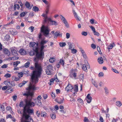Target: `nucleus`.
<instances>
[{"label": "nucleus", "instance_id": "obj_64", "mask_svg": "<svg viewBox=\"0 0 122 122\" xmlns=\"http://www.w3.org/2000/svg\"><path fill=\"white\" fill-rule=\"evenodd\" d=\"M7 88V86H3L2 88V90H6Z\"/></svg>", "mask_w": 122, "mask_h": 122}, {"label": "nucleus", "instance_id": "obj_50", "mask_svg": "<svg viewBox=\"0 0 122 122\" xmlns=\"http://www.w3.org/2000/svg\"><path fill=\"white\" fill-rule=\"evenodd\" d=\"M104 89L105 91L106 94H108L109 93V91L107 88L105 87L104 88Z\"/></svg>", "mask_w": 122, "mask_h": 122}, {"label": "nucleus", "instance_id": "obj_35", "mask_svg": "<svg viewBox=\"0 0 122 122\" xmlns=\"http://www.w3.org/2000/svg\"><path fill=\"white\" fill-rule=\"evenodd\" d=\"M59 63L62 65L63 66H64V60L62 59H61L60 60Z\"/></svg>", "mask_w": 122, "mask_h": 122}, {"label": "nucleus", "instance_id": "obj_28", "mask_svg": "<svg viewBox=\"0 0 122 122\" xmlns=\"http://www.w3.org/2000/svg\"><path fill=\"white\" fill-rule=\"evenodd\" d=\"M0 110L2 111H4L5 109L3 105L0 104Z\"/></svg>", "mask_w": 122, "mask_h": 122}, {"label": "nucleus", "instance_id": "obj_59", "mask_svg": "<svg viewBox=\"0 0 122 122\" xmlns=\"http://www.w3.org/2000/svg\"><path fill=\"white\" fill-rule=\"evenodd\" d=\"M112 70L114 72L116 73H119L118 72V71H117L115 69H114L113 68H112Z\"/></svg>", "mask_w": 122, "mask_h": 122}, {"label": "nucleus", "instance_id": "obj_32", "mask_svg": "<svg viewBox=\"0 0 122 122\" xmlns=\"http://www.w3.org/2000/svg\"><path fill=\"white\" fill-rule=\"evenodd\" d=\"M36 44L34 42H31L30 43V46L31 47H33Z\"/></svg>", "mask_w": 122, "mask_h": 122}, {"label": "nucleus", "instance_id": "obj_29", "mask_svg": "<svg viewBox=\"0 0 122 122\" xmlns=\"http://www.w3.org/2000/svg\"><path fill=\"white\" fill-rule=\"evenodd\" d=\"M27 13V12H23L21 13L20 15V16L21 17H23L26 15Z\"/></svg>", "mask_w": 122, "mask_h": 122}, {"label": "nucleus", "instance_id": "obj_22", "mask_svg": "<svg viewBox=\"0 0 122 122\" xmlns=\"http://www.w3.org/2000/svg\"><path fill=\"white\" fill-rule=\"evenodd\" d=\"M20 7L19 5L18 4H15L14 6V10H16V9H19Z\"/></svg>", "mask_w": 122, "mask_h": 122}, {"label": "nucleus", "instance_id": "obj_55", "mask_svg": "<svg viewBox=\"0 0 122 122\" xmlns=\"http://www.w3.org/2000/svg\"><path fill=\"white\" fill-rule=\"evenodd\" d=\"M42 0L46 4L48 5L49 4V2L47 1L46 0Z\"/></svg>", "mask_w": 122, "mask_h": 122}, {"label": "nucleus", "instance_id": "obj_38", "mask_svg": "<svg viewBox=\"0 0 122 122\" xmlns=\"http://www.w3.org/2000/svg\"><path fill=\"white\" fill-rule=\"evenodd\" d=\"M23 73L22 72H19L18 74V76L19 78L22 77L23 76Z\"/></svg>", "mask_w": 122, "mask_h": 122}, {"label": "nucleus", "instance_id": "obj_25", "mask_svg": "<svg viewBox=\"0 0 122 122\" xmlns=\"http://www.w3.org/2000/svg\"><path fill=\"white\" fill-rule=\"evenodd\" d=\"M59 45L61 47H63L66 45V44L65 42L60 43Z\"/></svg>", "mask_w": 122, "mask_h": 122}, {"label": "nucleus", "instance_id": "obj_12", "mask_svg": "<svg viewBox=\"0 0 122 122\" xmlns=\"http://www.w3.org/2000/svg\"><path fill=\"white\" fill-rule=\"evenodd\" d=\"M3 52L6 54L9 55L10 54V52L9 50L6 48H4L3 50Z\"/></svg>", "mask_w": 122, "mask_h": 122}, {"label": "nucleus", "instance_id": "obj_15", "mask_svg": "<svg viewBox=\"0 0 122 122\" xmlns=\"http://www.w3.org/2000/svg\"><path fill=\"white\" fill-rule=\"evenodd\" d=\"M25 5L26 7L29 9H30L32 8L31 6H30V4L27 1L25 2Z\"/></svg>", "mask_w": 122, "mask_h": 122}, {"label": "nucleus", "instance_id": "obj_33", "mask_svg": "<svg viewBox=\"0 0 122 122\" xmlns=\"http://www.w3.org/2000/svg\"><path fill=\"white\" fill-rule=\"evenodd\" d=\"M84 76L82 74H80L79 76V79L83 80L84 79Z\"/></svg>", "mask_w": 122, "mask_h": 122}, {"label": "nucleus", "instance_id": "obj_44", "mask_svg": "<svg viewBox=\"0 0 122 122\" xmlns=\"http://www.w3.org/2000/svg\"><path fill=\"white\" fill-rule=\"evenodd\" d=\"M113 47L114 45H113L111 44L107 48L109 50L110 49H111Z\"/></svg>", "mask_w": 122, "mask_h": 122}, {"label": "nucleus", "instance_id": "obj_30", "mask_svg": "<svg viewBox=\"0 0 122 122\" xmlns=\"http://www.w3.org/2000/svg\"><path fill=\"white\" fill-rule=\"evenodd\" d=\"M30 64V62L29 61H27L26 63L25 64L24 66L26 67L27 68L29 66V65Z\"/></svg>", "mask_w": 122, "mask_h": 122}, {"label": "nucleus", "instance_id": "obj_11", "mask_svg": "<svg viewBox=\"0 0 122 122\" xmlns=\"http://www.w3.org/2000/svg\"><path fill=\"white\" fill-rule=\"evenodd\" d=\"M42 16L44 18V22H46L48 21V18H48L47 16V15L44 14H43L42 15Z\"/></svg>", "mask_w": 122, "mask_h": 122}, {"label": "nucleus", "instance_id": "obj_53", "mask_svg": "<svg viewBox=\"0 0 122 122\" xmlns=\"http://www.w3.org/2000/svg\"><path fill=\"white\" fill-rule=\"evenodd\" d=\"M90 28L92 29V30L94 33L96 32L95 29L93 26H91L90 27Z\"/></svg>", "mask_w": 122, "mask_h": 122}, {"label": "nucleus", "instance_id": "obj_23", "mask_svg": "<svg viewBox=\"0 0 122 122\" xmlns=\"http://www.w3.org/2000/svg\"><path fill=\"white\" fill-rule=\"evenodd\" d=\"M74 91L75 92H77L78 91V86L77 85H75L74 86Z\"/></svg>", "mask_w": 122, "mask_h": 122}, {"label": "nucleus", "instance_id": "obj_36", "mask_svg": "<svg viewBox=\"0 0 122 122\" xmlns=\"http://www.w3.org/2000/svg\"><path fill=\"white\" fill-rule=\"evenodd\" d=\"M11 76V74L9 73L6 74L4 76L7 78H10V77Z\"/></svg>", "mask_w": 122, "mask_h": 122}, {"label": "nucleus", "instance_id": "obj_61", "mask_svg": "<svg viewBox=\"0 0 122 122\" xmlns=\"http://www.w3.org/2000/svg\"><path fill=\"white\" fill-rule=\"evenodd\" d=\"M14 78V81H18L19 79L18 77H13Z\"/></svg>", "mask_w": 122, "mask_h": 122}, {"label": "nucleus", "instance_id": "obj_40", "mask_svg": "<svg viewBox=\"0 0 122 122\" xmlns=\"http://www.w3.org/2000/svg\"><path fill=\"white\" fill-rule=\"evenodd\" d=\"M51 118L53 119H55L56 118V115L54 114H53L51 115Z\"/></svg>", "mask_w": 122, "mask_h": 122}, {"label": "nucleus", "instance_id": "obj_63", "mask_svg": "<svg viewBox=\"0 0 122 122\" xmlns=\"http://www.w3.org/2000/svg\"><path fill=\"white\" fill-rule=\"evenodd\" d=\"M23 104V101H21L20 103L19 104V106L20 107H22Z\"/></svg>", "mask_w": 122, "mask_h": 122}, {"label": "nucleus", "instance_id": "obj_47", "mask_svg": "<svg viewBox=\"0 0 122 122\" xmlns=\"http://www.w3.org/2000/svg\"><path fill=\"white\" fill-rule=\"evenodd\" d=\"M8 67L7 64H4L1 66V68H7Z\"/></svg>", "mask_w": 122, "mask_h": 122}, {"label": "nucleus", "instance_id": "obj_43", "mask_svg": "<svg viewBox=\"0 0 122 122\" xmlns=\"http://www.w3.org/2000/svg\"><path fill=\"white\" fill-rule=\"evenodd\" d=\"M52 66L51 65H49L47 66L46 68L47 69L50 70L52 69Z\"/></svg>", "mask_w": 122, "mask_h": 122}, {"label": "nucleus", "instance_id": "obj_1", "mask_svg": "<svg viewBox=\"0 0 122 122\" xmlns=\"http://www.w3.org/2000/svg\"><path fill=\"white\" fill-rule=\"evenodd\" d=\"M37 69V71H33V74L31 77L32 81L30 83L29 86L28 88L26 89L28 90L27 93H24L23 95L24 96L27 97L29 96H32L33 94V91L38 89V87H35V84L37 83L38 80V78L40 77L41 74V69L40 67L36 65Z\"/></svg>", "mask_w": 122, "mask_h": 122}, {"label": "nucleus", "instance_id": "obj_9", "mask_svg": "<svg viewBox=\"0 0 122 122\" xmlns=\"http://www.w3.org/2000/svg\"><path fill=\"white\" fill-rule=\"evenodd\" d=\"M73 89L72 86L71 85L68 84L65 88V90L67 92Z\"/></svg>", "mask_w": 122, "mask_h": 122}, {"label": "nucleus", "instance_id": "obj_34", "mask_svg": "<svg viewBox=\"0 0 122 122\" xmlns=\"http://www.w3.org/2000/svg\"><path fill=\"white\" fill-rule=\"evenodd\" d=\"M68 44L69 45V49H71L72 46V43L71 42H68Z\"/></svg>", "mask_w": 122, "mask_h": 122}, {"label": "nucleus", "instance_id": "obj_62", "mask_svg": "<svg viewBox=\"0 0 122 122\" xmlns=\"http://www.w3.org/2000/svg\"><path fill=\"white\" fill-rule=\"evenodd\" d=\"M103 76V73L102 72H100L98 74L99 76Z\"/></svg>", "mask_w": 122, "mask_h": 122}, {"label": "nucleus", "instance_id": "obj_7", "mask_svg": "<svg viewBox=\"0 0 122 122\" xmlns=\"http://www.w3.org/2000/svg\"><path fill=\"white\" fill-rule=\"evenodd\" d=\"M47 22L48 23H49V22H51V24L52 25H54L55 26H56L58 25V23L56 21L53 20L50 18H48V21Z\"/></svg>", "mask_w": 122, "mask_h": 122}, {"label": "nucleus", "instance_id": "obj_51", "mask_svg": "<svg viewBox=\"0 0 122 122\" xmlns=\"http://www.w3.org/2000/svg\"><path fill=\"white\" fill-rule=\"evenodd\" d=\"M12 98L13 100L14 101H15L17 98V96L16 95L12 97Z\"/></svg>", "mask_w": 122, "mask_h": 122}, {"label": "nucleus", "instance_id": "obj_19", "mask_svg": "<svg viewBox=\"0 0 122 122\" xmlns=\"http://www.w3.org/2000/svg\"><path fill=\"white\" fill-rule=\"evenodd\" d=\"M83 70L85 72L87 71V66L85 64H83L82 67Z\"/></svg>", "mask_w": 122, "mask_h": 122}, {"label": "nucleus", "instance_id": "obj_2", "mask_svg": "<svg viewBox=\"0 0 122 122\" xmlns=\"http://www.w3.org/2000/svg\"><path fill=\"white\" fill-rule=\"evenodd\" d=\"M34 106V103L31 100H26L25 105L24 107L23 112V117L26 120L24 122H33V119L30 115L34 114V110L30 109V107Z\"/></svg>", "mask_w": 122, "mask_h": 122}, {"label": "nucleus", "instance_id": "obj_3", "mask_svg": "<svg viewBox=\"0 0 122 122\" xmlns=\"http://www.w3.org/2000/svg\"><path fill=\"white\" fill-rule=\"evenodd\" d=\"M44 45H41V50L40 52H38L37 48H36V57L34 58V61L36 62L35 63V67L36 68V70L34 71H37V69L36 67V65H37V66L40 67L41 68L42 70L41 71V72L42 73V69L40 65L38 63L39 60H42L44 56V53L43 51V50L44 48Z\"/></svg>", "mask_w": 122, "mask_h": 122}, {"label": "nucleus", "instance_id": "obj_42", "mask_svg": "<svg viewBox=\"0 0 122 122\" xmlns=\"http://www.w3.org/2000/svg\"><path fill=\"white\" fill-rule=\"evenodd\" d=\"M19 58L17 57H13L10 58V60H17Z\"/></svg>", "mask_w": 122, "mask_h": 122}, {"label": "nucleus", "instance_id": "obj_17", "mask_svg": "<svg viewBox=\"0 0 122 122\" xmlns=\"http://www.w3.org/2000/svg\"><path fill=\"white\" fill-rule=\"evenodd\" d=\"M32 10L35 12H38L39 10V8L36 6H34L33 7Z\"/></svg>", "mask_w": 122, "mask_h": 122}, {"label": "nucleus", "instance_id": "obj_54", "mask_svg": "<svg viewBox=\"0 0 122 122\" xmlns=\"http://www.w3.org/2000/svg\"><path fill=\"white\" fill-rule=\"evenodd\" d=\"M5 84L6 85H10V81H5L4 82Z\"/></svg>", "mask_w": 122, "mask_h": 122}, {"label": "nucleus", "instance_id": "obj_60", "mask_svg": "<svg viewBox=\"0 0 122 122\" xmlns=\"http://www.w3.org/2000/svg\"><path fill=\"white\" fill-rule=\"evenodd\" d=\"M43 97L44 99H46L47 98V95L46 94H44L43 95Z\"/></svg>", "mask_w": 122, "mask_h": 122}, {"label": "nucleus", "instance_id": "obj_10", "mask_svg": "<svg viewBox=\"0 0 122 122\" xmlns=\"http://www.w3.org/2000/svg\"><path fill=\"white\" fill-rule=\"evenodd\" d=\"M62 35V34L61 33L59 32L56 31V32L54 35V38H56L58 36H60L61 37Z\"/></svg>", "mask_w": 122, "mask_h": 122}, {"label": "nucleus", "instance_id": "obj_16", "mask_svg": "<svg viewBox=\"0 0 122 122\" xmlns=\"http://www.w3.org/2000/svg\"><path fill=\"white\" fill-rule=\"evenodd\" d=\"M36 49L34 51V50H31L29 52L30 55V56H33L35 55V53L36 54Z\"/></svg>", "mask_w": 122, "mask_h": 122}, {"label": "nucleus", "instance_id": "obj_49", "mask_svg": "<svg viewBox=\"0 0 122 122\" xmlns=\"http://www.w3.org/2000/svg\"><path fill=\"white\" fill-rule=\"evenodd\" d=\"M81 34L83 35L86 36L87 35V34L86 32L83 31L81 32Z\"/></svg>", "mask_w": 122, "mask_h": 122}, {"label": "nucleus", "instance_id": "obj_41", "mask_svg": "<svg viewBox=\"0 0 122 122\" xmlns=\"http://www.w3.org/2000/svg\"><path fill=\"white\" fill-rule=\"evenodd\" d=\"M77 101L79 103H81V105H82L83 104V101L81 99H77Z\"/></svg>", "mask_w": 122, "mask_h": 122}, {"label": "nucleus", "instance_id": "obj_52", "mask_svg": "<svg viewBox=\"0 0 122 122\" xmlns=\"http://www.w3.org/2000/svg\"><path fill=\"white\" fill-rule=\"evenodd\" d=\"M75 18H76V19L79 20H81V18L79 17L78 16L77 14L76 15V16L75 15L74 16Z\"/></svg>", "mask_w": 122, "mask_h": 122}, {"label": "nucleus", "instance_id": "obj_8", "mask_svg": "<svg viewBox=\"0 0 122 122\" xmlns=\"http://www.w3.org/2000/svg\"><path fill=\"white\" fill-rule=\"evenodd\" d=\"M90 95L91 94H89L87 95L86 96V100L88 103H90L92 101V97Z\"/></svg>", "mask_w": 122, "mask_h": 122}, {"label": "nucleus", "instance_id": "obj_24", "mask_svg": "<svg viewBox=\"0 0 122 122\" xmlns=\"http://www.w3.org/2000/svg\"><path fill=\"white\" fill-rule=\"evenodd\" d=\"M55 59L53 57L49 59V61L51 63H53L54 62Z\"/></svg>", "mask_w": 122, "mask_h": 122}, {"label": "nucleus", "instance_id": "obj_14", "mask_svg": "<svg viewBox=\"0 0 122 122\" xmlns=\"http://www.w3.org/2000/svg\"><path fill=\"white\" fill-rule=\"evenodd\" d=\"M97 60L98 62L100 64H102L103 62V59L102 57H99Z\"/></svg>", "mask_w": 122, "mask_h": 122}, {"label": "nucleus", "instance_id": "obj_57", "mask_svg": "<svg viewBox=\"0 0 122 122\" xmlns=\"http://www.w3.org/2000/svg\"><path fill=\"white\" fill-rule=\"evenodd\" d=\"M11 32H11V33L13 35H15L18 33L16 31L14 32V31L13 30H12Z\"/></svg>", "mask_w": 122, "mask_h": 122}, {"label": "nucleus", "instance_id": "obj_20", "mask_svg": "<svg viewBox=\"0 0 122 122\" xmlns=\"http://www.w3.org/2000/svg\"><path fill=\"white\" fill-rule=\"evenodd\" d=\"M20 62L19 61H16L15 62H14L13 64L14 66L15 67H16L20 63Z\"/></svg>", "mask_w": 122, "mask_h": 122}, {"label": "nucleus", "instance_id": "obj_31", "mask_svg": "<svg viewBox=\"0 0 122 122\" xmlns=\"http://www.w3.org/2000/svg\"><path fill=\"white\" fill-rule=\"evenodd\" d=\"M47 42L48 41L46 40H42L41 42V45H44V44Z\"/></svg>", "mask_w": 122, "mask_h": 122}, {"label": "nucleus", "instance_id": "obj_21", "mask_svg": "<svg viewBox=\"0 0 122 122\" xmlns=\"http://www.w3.org/2000/svg\"><path fill=\"white\" fill-rule=\"evenodd\" d=\"M37 102H36L37 104L39 106H40L41 105L42 103L41 102V100H37Z\"/></svg>", "mask_w": 122, "mask_h": 122}, {"label": "nucleus", "instance_id": "obj_39", "mask_svg": "<svg viewBox=\"0 0 122 122\" xmlns=\"http://www.w3.org/2000/svg\"><path fill=\"white\" fill-rule=\"evenodd\" d=\"M71 52L73 54H75L77 52L76 50L74 49H71Z\"/></svg>", "mask_w": 122, "mask_h": 122}, {"label": "nucleus", "instance_id": "obj_46", "mask_svg": "<svg viewBox=\"0 0 122 122\" xmlns=\"http://www.w3.org/2000/svg\"><path fill=\"white\" fill-rule=\"evenodd\" d=\"M70 34L68 33H66V38L68 39L70 38Z\"/></svg>", "mask_w": 122, "mask_h": 122}, {"label": "nucleus", "instance_id": "obj_48", "mask_svg": "<svg viewBox=\"0 0 122 122\" xmlns=\"http://www.w3.org/2000/svg\"><path fill=\"white\" fill-rule=\"evenodd\" d=\"M6 109L8 111H9L10 112L11 111V107L10 106H7L6 108Z\"/></svg>", "mask_w": 122, "mask_h": 122}, {"label": "nucleus", "instance_id": "obj_6", "mask_svg": "<svg viewBox=\"0 0 122 122\" xmlns=\"http://www.w3.org/2000/svg\"><path fill=\"white\" fill-rule=\"evenodd\" d=\"M12 54L14 56H17L18 54L17 53V48L14 47H12L10 48Z\"/></svg>", "mask_w": 122, "mask_h": 122}, {"label": "nucleus", "instance_id": "obj_56", "mask_svg": "<svg viewBox=\"0 0 122 122\" xmlns=\"http://www.w3.org/2000/svg\"><path fill=\"white\" fill-rule=\"evenodd\" d=\"M84 122H90L88 118L86 117L84 118Z\"/></svg>", "mask_w": 122, "mask_h": 122}, {"label": "nucleus", "instance_id": "obj_4", "mask_svg": "<svg viewBox=\"0 0 122 122\" xmlns=\"http://www.w3.org/2000/svg\"><path fill=\"white\" fill-rule=\"evenodd\" d=\"M78 70L76 69H72L70 71L69 76L70 77L75 79L78 78L77 77Z\"/></svg>", "mask_w": 122, "mask_h": 122}, {"label": "nucleus", "instance_id": "obj_27", "mask_svg": "<svg viewBox=\"0 0 122 122\" xmlns=\"http://www.w3.org/2000/svg\"><path fill=\"white\" fill-rule=\"evenodd\" d=\"M116 105L118 107H120L122 105V103L120 101H117L116 102Z\"/></svg>", "mask_w": 122, "mask_h": 122}, {"label": "nucleus", "instance_id": "obj_13", "mask_svg": "<svg viewBox=\"0 0 122 122\" xmlns=\"http://www.w3.org/2000/svg\"><path fill=\"white\" fill-rule=\"evenodd\" d=\"M19 52L21 54L24 55L26 54V52L25 50L23 49H21L19 51Z\"/></svg>", "mask_w": 122, "mask_h": 122}, {"label": "nucleus", "instance_id": "obj_5", "mask_svg": "<svg viewBox=\"0 0 122 122\" xmlns=\"http://www.w3.org/2000/svg\"><path fill=\"white\" fill-rule=\"evenodd\" d=\"M41 31L45 36L46 37L49 34L50 30L47 26L43 25L41 28Z\"/></svg>", "mask_w": 122, "mask_h": 122}, {"label": "nucleus", "instance_id": "obj_26", "mask_svg": "<svg viewBox=\"0 0 122 122\" xmlns=\"http://www.w3.org/2000/svg\"><path fill=\"white\" fill-rule=\"evenodd\" d=\"M46 113L45 112H42L41 113V115L42 117H46Z\"/></svg>", "mask_w": 122, "mask_h": 122}, {"label": "nucleus", "instance_id": "obj_18", "mask_svg": "<svg viewBox=\"0 0 122 122\" xmlns=\"http://www.w3.org/2000/svg\"><path fill=\"white\" fill-rule=\"evenodd\" d=\"M60 16L61 17H60L61 20L64 23H66V22H67L66 19L63 16H62V15H61Z\"/></svg>", "mask_w": 122, "mask_h": 122}, {"label": "nucleus", "instance_id": "obj_45", "mask_svg": "<svg viewBox=\"0 0 122 122\" xmlns=\"http://www.w3.org/2000/svg\"><path fill=\"white\" fill-rule=\"evenodd\" d=\"M46 73L48 75H50L51 74V72L50 70H46Z\"/></svg>", "mask_w": 122, "mask_h": 122}, {"label": "nucleus", "instance_id": "obj_58", "mask_svg": "<svg viewBox=\"0 0 122 122\" xmlns=\"http://www.w3.org/2000/svg\"><path fill=\"white\" fill-rule=\"evenodd\" d=\"M91 46L92 47L93 49H95L96 47V45L93 44H91Z\"/></svg>", "mask_w": 122, "mask_h": 122}, {"label": "nucleus", "instance_id": "obj_37", "mask_svg": "<svg viewBox=\"0 0 122 122\" xmlns=\"http://www.w3.org/2000/svg\"><path fill=\"white\" fill-rule=\"evenodd\" d=\"M92 83L93 85L96 87H97L98 86V85L97 83L95 81L93 80L92 81Z\"/></svg>", "mask_w": 122, "mask_h": 122}]
</instances>
